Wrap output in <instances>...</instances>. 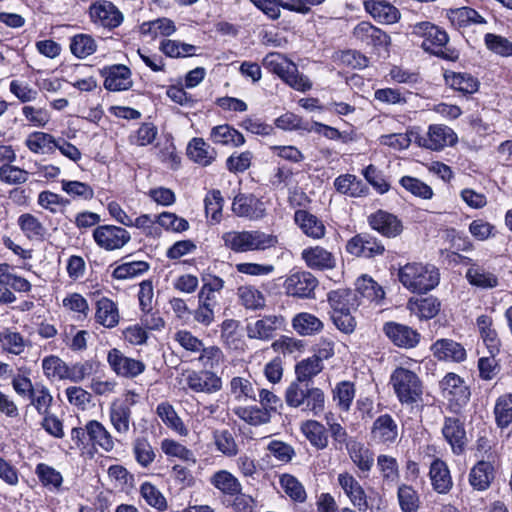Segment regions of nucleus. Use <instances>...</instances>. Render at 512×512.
I'll return each mask as SVG.
<instances>
[{
	"instance_id": "nucleus-39",
	"label": "nucleus",
	"mask_w": 512,
	"mask_h": 512,
	"mask_svg": "<svg viewBox=\"0 0 512 512\" xmlns=\"http://www.w3.org/2000/svg\"><path fill=\"white\" fill-rule=\"evenodd\" d=\"M277 244L278 238L272 233H266L261 230H248L246 252L265 251L275 248Z\"/></svg>"
},
{
	"instance_id": "nucleus-45",
	"label": "nucleus",
	"mask_w": 512,
	"mask_h": 512,
	"mask_svg": "<svg viewBox=\"0 0 512 512\" xmlns=\"http://www.w3.org/2000/svg\"><path fill=\"white\" fill-rule=\"evenodd\" d=\"M466 278L471 285L483 289L494 288L498 285V278L495 274L476 264L467 270Z\"/></svg>"
},
{
	"instance_id": "nucleus-56",
	"label": "nucleus",
	"mask_w": 512,
	"mask_h": 512,
	"mask_svg": "<svg viewBox=\"0 0 512 512\" xmlns=\"http://www.w3.org/2000/svg\"><path fill=\"white\" fill-rule=\"evenodd\" d=\"M494 415L497 425L506 428L512 423V395L500 396L494 407Z\"/></svg>"
},
{
	"instance_id": "nucleus-41",
	"label": "nucleus",
	"mask_w": 512,
	"mask_h": 512,
	"mask_svg": "<svg viewBox=\"0 0 512 512\" xmlns=\"http://www.w3.org/2000/svg\"><path fill=\"white\" fill-rule=\"evenodd\" d=\"M18 225L24 235L30 240H44L47 234V228L42 222L30 213L22 214L18 218Z\"/></svg>"
},
{
	"instance_id": "nucleus-53",
	"label": "nucleus",
	"mask_w": 512,
	"mask_h": 512,
	"mask_svg": "<svg viewBox=\"0 0 512 512\" xmlns=\"http://www.w3.org/2000/svg\"><path fill=\"white\" fill-rule=\"evenodd\" d=\"M446 83L453 89L472 94L478 89L477 80L466 73H455L452 72L450 74L445 75Z\"/></svg>"
},
{
	"instance_id": "nucleus-27",
	"label": "nucleus",
	"mask_w": 512,
	"mask_h": 512,
	"mask_svg": "<svg viewBox=\"0 0 512 512\" xmlns=\"http://www.w3.org/2000/svg\"><path fill=\"white\" fill-rule=\"evenodd\" d=\"M494 479V467L488 461H479L469 473V483L473 489L484 491L489 488Z\"/></svg>"
},
{
	"instance_id": "nucleus-1",
	"label": "nucleus",
	"mask_w": 512,
	"mask_h": 512,
	"mask_svg": "<svg viewBox=\"0 0 512 512\" xmlns=\"http://www.w3.org/2000/svg\"><path fill=\"white\" fill-rule=\"evenodd\" d=\"M400 283L412 293H426L439 284L438 269L422 263H407L398 270Z\"/></svg>"
},
{
	"instance_id": "nucleus-20",
	"label": "nucleus",
	"mask_w": 512,
	"mask_h": 512,
	"mask_svg": "<svg viewBox=\"0 0 512 512\" xmlns=\"http://www.w3.org/2000/svg\"><path fill=\"white\" fill-rule=\"evenodd\" d=\"M442 433L446 441L456 454L463 452L467 442L466 432L463 423L454 417H448L444 421Z\"/></svg>"
},
{
	"instance_id": "nucleus-5",
	"label": "nucleus",
	"mask_w": 512,
	"mask_h": 512,
	"mask_svg": "<svg viewBox=\"0 0 512 512\" xmlns=\"http://www.w3.org/2000/svg\"><path fill=\"white\" fill-rule=\"evenodd\" d=\"M263 64L295 90L304 92L312 87L308 77L300 74L293 62L278 53L268 54L264 58Z\"/></svg>"
},
{
	"instance_id": "nucleus-21",
	"label": "nucleus",
	"mask_w": 512,
	"mask_h": 512,
	"mask_svg": "<svg viewBox=\"0 0 512 512\" xmlns=\"http://www.w3.org/2000/svg\"><path fill=\"white\" fill-rule=\"evenodd\" d=\"M301 257L305 264L313 270L332 269L336 265L333 254L320 246L304 249Z\"/></svg>"
},
{
	"instance_id": "nucleus-52",
	"label": "nucleus",
	"mask_w": 512,
	"mask_h": 512,
	"mask_svg": "<svg viewBox=\"0 0 512 512\" xmlns=\"http://www.w3.org/2000/svg\"><path fill=\"white\" fill-rule=\"evenodd\" d=\"M397 498L402 512H417L420 499L418 492L412 486L404 483L399 485Z\"/></svg>"
},
{
	"instance_id": "nucleus-30",
	"label": "nucleus",
	"mask_w": 512,
	"mask_h": 512,
	"mask_svg": "<svg viewBox=\"0 0 512 512\" xmlns=\"http://www.w3.org/2000/svg\"><path fill=\"white\" fill-rule=\"evenodd\" d=\"M432 350L434 355L440 360L461 362L466 358V351L463 346L448 339L436 341L432 346Z\"/></svg>"
},
{
	"instance_id": "nucleus-35",
	"label": "nucleus",
	"mask_w": 512,
	"mask_h": 512,
	"mask_svg": "<svg viewBox=\"0 0 512 512\" xmlns=\"http://www.w3.org/2000/svg\"><path fill=\"white\" fill-rule=\"evenodd\" d=\"M328 302L332 312L351 313L359 305L356 293L350 290L332 291L328 295Z\"/></svg>"
},
{
	"instance_id": "nucleus-2",
	"label": "nucleus",
	"mask_w": 512,
	"mask_h": 512,
	"mask_svg": "<svg viewBox=\"0 0 512 512\" xmlns=\"http://www.w3.org/2000/svg\"><path fill=\"white\" fill-rule=\"evenodd\" d=\"M412 34L423 37L421 47L442 59L455 61L459 58V53L455 49L446 47L449 37L448 34L431 22H418L411 26Z\"/></svg>"
},
{
	"instance_id": "nucleus-11",
	"label": "nucleus",
	"mask_w": 512,
	"mask_h": 512,
	"mask_svg": "<svg viewBox=\"0 0 512 512\" xmlns=\"http://www.w3.org/2000/svg\"><path fill=\"white\" fill-rule=\"evenodd\" d=\"M284 324L285 319L282 315H265L247 324V336L250 339L267 341L272 339L275 332L281 329Z\"/></svg>"
},
{
	"instance_id": "nucleus-42",
	"label": "nucleus",
	"mask_w": 512,
	"mask_h": 512,
	"mask_svg": "<svg viewBox=\"0 0 512 512\" xmlns=\"http://www.w3.org/2000/svg\"><path fill=\"white\" fill-rule=\"evenodd\" d=\"M210 483L225 495L233 496L242 490L239 480L227 470L215 472L210 478Z\"/></svg>"
},
{
	"instance_id": "nucleus-50",
	"label": "nucleus",
	"mask_w": 512,
	"mask_h": 512,
	"mask_svg": "<svg viewBox=\"0 0 512 512\" xmlns=\"http://www.w3.org/2000/svg\"><path fill=\"white\" fill-rule=\"evenodd\" d=\"M28 398L30 399V404L34 406L40 415H46L49 413L53 397L46 386L43 384H36L34 391Z\"/></svg>"
},
{
	"instance_id": "nucleus-36",
	"label": "nucleus",
	"mask_w": 512,
	"mask_h": 512,
	"mask_svg": "<svg viewBox=\"0 0 512 512\" xmlns=\"http://www.w3.org/2000/svg\"><path fill=\"white\" fill-rule=\"evenodd\" d=\"M187 155L194 162L207 166L216 157V151L202 138H193L187 146Z\"/></svg>"
},
{
	"instance_id": "nucleus-15",
	"label": "nucleus",
	"mask_w": 512,
	"mask_h": 512,
	"mask_svg": "<svg viewBox=\"0 0 512 512\" xmlns=\"http://www.w3.org/2000/svg\"><path fill=\"white\" fill-rule=\"evenodd\" d=\"M264 203L252 194H238L232 203L233 213L242 218L258 220L265 215Z\"/></svg>"
},
{
	"instance_id": "nucleus-10",
	"label": "nucleus",
	"mask_w": 512,
	"mask_h": 512,
	"mask_svg": "<svg viewBox=\"0 0 512 512\" xmlns=\"http://www.w3.org/2000/svg\"><path fill=\"white\" fill-rule=\"evenodd\" d=\"M89 15L93 23L108 29L120 26L124 20L122 12L106 0L93 3L89 8Z\"/></svg>"
},
{
	"instance_id": "nucleus-57",
	"label": "nucleus",
	"mask_w": 512,
	"mask_h": 512,
	"mask_svg": "<svg viewBox=\"0 0 512 512\" xmlns=\"http://www.w3.org/2000/svg\"><path fill=\"white\" fill-rule=\"evenodd\" d=\"M159 49L168 57L178 58L194 55L197 47L180 41L165 39L161 41Z\"/></svg>"
},
{
	"instance_id": "nucleus-23",
	"label": "nucleus",
	"mask_w": 512,
	"mask_h": 512,
	"mask_svg": "<svg viewBox=\"0 0 512 512\" xmlns=\"http://www.w3.org/2000/svg\"><path fill=\"white\" fill-rule=\"evenodd\" d=\"M371 435L376 442L393 443L398 437V426L390 415L384 414L374 421Z\"/></svg>"
},
{
	"instance_id": "nucleus-33",
	"label": "nucleus",
	"mask_w": 512,
	"mask_h": 512,
	"mask_svg": "<svg viewBox=\"0 0 512 512\" xmlns=\"http://www.w3.org/2000/svg\"><path fill=\"white\" fill-rule=\"evenodd\" d=\"M447 17L452 25L463 28L475 24H485L486 20L476 10L470 7H460L447 11Z\"/></svg>"
},
{
	"instance_id": "nucleus-49",
	"label": "nucleus",
	"mask_w": 512,
	"mask_h": 512,
	"mask_svg": "<svg viewBox=\"0 0 512 512\" xmlns=\"http://www.w3.org/2000/svg\"><path fill=\"white\" fill-rule=\"evenodd\" d=\"M324 369L323 363H320L317 358L308 357L301 360L295 366L296 379L308 384L315 376L322 372Z\"/></svg>"
},
{
	"instance_id": "nucleus-24",
	"label": "nucleus",
	"mask_w": 512,
	"mask_h": 512,
	"mask_svg": "<svg viewBox=\"0 0 512 512\" xmlns=\"http://www.w3.org/2000/svg\"><path fill=\"white\" fill-rule=\"evenodd\" d=\"M346 449L351 461L359 471L362 473L371 471L374 465V453L368 447L357 440H350Z\"/></svg>"
},
{
	"instance_id": "nucleus-4",
	"label": "nucleus",
	"mask_w": 512,
	"mask_h": 512,
	"mask_svg": "<svg viewBox=\"0 0 512 512\" xmlns=\"http://www.w3.org/2000/svg\"><path fill=\"white\" fill-rule=\"evenodd\" d=\"M390 384L401 404L413 407L422 402L423 385L414 371L397 367L390 376Z\"/></svg>"
},
{
	"instance_id": "nucleus-32",
	"label": "nucleus",
	"mask_w": 512,
	"mask_h": 512,
	"mask_svg": "<svg viewBox=\"0 0 512 512\" xmlns=\"http://www.w3.org/2000/svg\"><path fill=\"white\" fill-rule=\"evenodd\" d=\"M432 486L438 493H447L452 487L450 471L446 463L440 459L432 462L429 471Z\"/></svg>"
},
{
	"instance_id": "nucleus-59",
	"label": "nucleus",
	"mask_w": 512,
	"mask_h": 512,
	"mask_svg": "<svg viewBox=\"0 0 512 512\" xmlns=\"http://www.w3.org/2000/svg\"><path fill=\"white\" fill-rule=\"evenodd\" d=\"M486 48L501 57H512V42L504 36L487 33L484 36Z\"/></svg>"
},
{
	"instance_id": "nucleus-14",
	"label": "nucleus",
	"mask_w": 512,
	"mask_h": 512,
	"mask_svg": "<svg viewBox=\"0 0 512 512\" xmlns=\"http://www.w3.org/2000/svg\"><path fill=\"white\" fill-rule=\"evenodd\" d=\"M346 250L357 257L372 258L383 254L385 248L375 237L363 233L352 237L346 244Z\"/></svg>"
},
{
	"instance_id": "nucleus-22",
	"label": "nucleus",
	"mask_w": 512,
	"mask_h": 512,
	"mask_svg": "<svg viewBox=\"0 0 512 512\" xmlns=\"http://www.w3.org/2000/svg\"><path fill=\"white\" fill-rule=\"evenodd\" d=\"M365 10L378 22L383 24H393L400 19L399 10L386 1L366 0L364 2Z\"/></svg>"
},
{
	"instance_id": "nucleus-64",
	"label": "nucleus",
	"mask_w": 512,
	"mask_h": 512,
	"mask_svg": "<svg viewBox=\"0 0 512 512\" xmlns=\"http://www.w3.org/2000/svg\"><path fill=\"white\" fill-rule=\"evenodd\" d=\"M95 40L86 34H79L72 38L70 43L71 52L78 58H85L96 51Z\"/></svg>"
},
{
	"instance_id": "nucleus-38",
	"label": "nucleus",
	"mask_w": 512,
	"mask_h": 512,
	"mask_svg": "<svg viewBox=\"0 0 512 512\" xmlns=\"http://www.w3.org/2000/svg\"><path fill=\"white\" fill-rule=\"evenodd\" d=\"M492 324V318L487 315H480L476 320V325L489 353L496 355L500 350V340Z\"/></svg>"
},
{
	"instance_id": "nucleus-6",
	"label": "nucleus",
	"mask_w": 512,
	"mask_h": 512,
	"mask_svg": "<svg viewBox=\"0 0 512 512\" xmlns=\"http://www.w3.org/2000/svg\"><path fill=\"white\" fill-rule=\"evenodd\" d=\"M414 142L419 146L432 151H440L457 143V135L450 127L442 124H433L428 127L425 134L413 133Z\"/></svg>"
},
{
	"instance_id": "nucleus-61",
	"label": "nucleus",
	"mask_w": 512,
	"mask_h": 512,
	"mask_svg": "<svg viewBox=\"0 0 512 512\" xmlns=\"http://www.w3.org/2000/svg\"><path fill=\"white\" fill-rule=\"evenodd\" d=\"M280 485L293 501L303 503L306 500L307 494L303 485L293 475L283 474L280 477Z\"/></svg>"
},
{
	"instance_id": "nucleus-60",
	"label": "nucleus",
	"mask_w": 512,
	"mask_h": 512,
	"mask_svg": "<svg viewBox=\"0 0 512 512\" xmlns=\"http://www.w3.org/2000/svg\"><path fill=\"white\" fill-rule=\"evenodd\" d=\"M309 385L305 382L295 380L290 383L285 391V402L288 406L298 408L303 406Z\"/></svg>"
},
{
	"instance_id": "nucleus-44",
	"label": "nucleus",
	"mask_w": 512,
	"mask_h": 512,
	"mask_svg": "<svg viewBox=\"0 0 512 512\" xmlns=\"http://www.w3.org/2000/svg\"><path fill=\"white\" fill-rule=\"evenodd\" d=\"M210 137L214 143L231 145L234 147L241 146L245 142L244 136L227 124L214 127L211 130Z\"/></svg>"
},
{
	"instance_id": "nucleus-3",
	"label": "nucleus",
	"mask_w": 512,
	"mask_h": 512,
	"mask_svg": "<svg viewBox=\"0 0 512 512\" xmlns=\"http://www.w3.org/2000/svg\"><path fill=\"white\" fill-rule=\"evenodd\" d=\"M337 481L352 505L360 512H384L386 505L378 492H372L369 496L359 481L349 472L340 473Z\"/></svg>"
},
{
	"instance_id": "nucleus-26",
	"label": "nucleus",
	"mask_w": 512,
	"mask_h": 512,
	"mask_svg": "<svg viewBox=\"0 0 512 512\" xmlns=\"http://www.w3.org/2000/svg\"><path fill=\"white\" fill-rule=\"evenodd\" d=\"M441 303L433 296L424 298H410L407 302V309L420 319H432L440 311Z\"/></svg>"
},
{
	"instance_id": "nucleus-58",
	"label": "nucleus",
	"mask_w": 512,
	"mask_h": 512,
	"mask_svg": "<svg viewBox=\"0 0 512 512\" xmlns=\"http://www.w3.org/2000/svg\"><path fill=\"white\" fill-rule=\"evenodd\" d=\"M67 364L58 356L50 355L42 360L43 373L49 380H65Z\"/></svg>"
},
{
	"instance_id": "nucleus-25",
	"label": "nucleus",
	"mask_w": 512,
	"mask_h": 512,
	"mask_svg": "<svg viewBox=\"0 0 512 512\" xmlns=\"http://www.w3.org/2000/svg\"><path fill=\"white\" fill-rule=\"evenodd\" d=\"M204 283L198 294L199 303L215 309L218 306V300L221 290L224 287V281L218 276H211L203 279Z\"/></svg>"
},
{
	"instance_id": "nucleus-16",
	"label": "nucleus",
	"mask_w": 512,
	"mask_h": 512,
	"mask_svg": "<svg viewBox=\"0 0 512 512\" xmlns=\"http://www.w3.org/2000/svg\"><path fill=\"white\" fill-rule=\"evenodd\" d=\"M104 87L109 91L128 90L132 87L131 71L125 65H113L102 70Z\"/></svg>"
},
{
	"instance_id": "nucleus-13",
	"label": "nucleus",
	"mask_w": 512,
	"mask_h": 512,
	"mask_svg": "<svg viewBox=\"0 0 512 512\" xmlns=\"http://www.w3.org/2000/svg\"><path fill=\"white\" fill-rule=\"evenodd\" d=\"M107 361L117 375L126 378L137 377L146 368L142 361L127 357L116 348L109 351Z\"/></svg>"
},
{
	"instance_id": "nucleus-28",
	"label": "nucleus",
	"mask_w": 512,
	"mask_h": 512,
	"mask_svg": "<svg viewBox=\"0 0 512 512\" xmlns=\"http://www.w3.org/2000/svg\"><path fill=\"white\" fill-rule=\"evenodd\" d=\"M294 220L308 237L320 239L325 235V226L322 221L306 210H297Z\"/></svg>"
},
{
	"instance_id": "nucleus-40",
	"label": "nucleus",
	"mask_w": 512,
	"mask_h": 512,
	"mask_svg": "<svg viewBox=\"0 0 512 512\" xmlns=\"http://www.w3.org/2000/svg\"><path fill=\"white\" fill-rule=\"evenodd\" d=\"M239 303L249 310H260L266 306L264 294L256 287L243 285L237 289Z\"/></svg>"
},
{
	"instance_id": "nucleus-8",
	"label": "nucleus",
	"mask_w": 512,
	"mask_h": 512,
	"mask_svg": "<svg viewBox=\"0 0 512 512\" xmlns=\"http://www.w3.org/2000/svg\"><path fill=\"white\" fill-rule=\"evenodd\" d=\"M93 238L100 248L113 251L124 247L131 240V235L122 227L101 225L94 229Z\"/></svg>"
},
{
	"instance_id": "nucleus-63",
	"label": "nucleus",
	"mask_w": 512,
	"mask_h": 512,
	"mask_svg": "<svg viewBox=\"0 0 512 512\" xmlns=\"http://www.w3.org/2000/svg\"><path fill=\"white\" fill-rule=\"evenodd\" d=\"M231 393L238 400L251 399L256 401V389L253 383L244 377H233L230 381Z\"/></svg>"
},
{
	"instance_id": "nucleus-17",
	"label": "nucleus",
	"mask_w": 512,
	"mask_h": 512,
	"mask_svg": "<svg viewBox=\"0 0 512 512\" xmlns=\"http://www.w3.org/2000/svg\"><path fill=\"white\" fill-rule=\"evenodd\" d=\"M443 396L457 405L466 404L470 398L469 388L464 381L456 374H447L440 382Z\"/></svg>"
},
{
	"instance_id": "nucleus-54",
	"label": "nucleus",
	"mask_w": 512,
	"mask_h": 512,
	"mask_svg": "<svg viewBox=\"0 0 512 512\" xmlns=\"http://www.w3.org/2000/svg\"><path fill=\"white\" fill-rule=\"evenodd\" d=\"M223 197L219 190H211L207 193L204 204L207 218H210L211 224H217L221 221Z\"/></svg>"
},
{
	"instance_id": "nucleus-34",
	"label": "nucleus",
	"mask_w": 512,
	"mask_h": 512,
	"mask_svg": "<svg viewBox=\"0 0 512 512\" xmlns=\"http://www.w3.org/2000/svg\"><path fill=\"white\" fill-rule=\"evenodd\" d=\"M86 431L93 445H98L107 452L114 448L113 437L101 422L97 420L89 421L86 424Z\"/></svg>"
},
{
	"instance_id": "nucleus-55",
	"label": "nucleus",
	"mask_w": 512,
	"mask_h": 512,
	"mask_svg": "<svg viewBox=\"0 0 512 512\" xmlns=\"http://www.w3.org/2000/svg\"><path fill=\"white\" fill-rule=\"evenodd\" d=\"M35 473L43 486L56 491L61 489L63 477L55 468L44 463H39L36 466Z\"/></svg>"
},
{
	"instance_id": "nucleus-47",
	"label": "nucleus",
	"mask_w": 512,
	"mask_h": 512,
	"mask_svg": "<svg viewBox=\"0 0 512 512\" xmlns=\"http://www.w3.org/2000/svg\"><path fill=\"white\" fill-rule=\"evenodd\" d=\"M356 297L360 295L369 301L378 302L384 298V291L380 285L367 276L360 277L356 282Z\"/></svg>"
},
{
	"instance_id": "nucleus-19",
	"label": "nucleus",
	"mask_w": 512,
	"mask_h": 512,
	"mask_svg": "<svg viewBox=\"0 0 512 512\" xmlns=\"http://www.w3.org/2000/svg\"><path fill=\"white\" fill-rule=\"evenodd\" d=\"M384 332L396 346L403 348L416 346L420 339V335L416 330L395 322L386 323Z\"/></svg>"
},
{
	"instance_id": "nucleus-18",
	"label": "nucleus",
	"mask_w": 512,
	"mask_h": 512,
	"mask_svg": "<svg viewBox=\"0 0 512 512\" xmlns=\"http://www.w3.org/2000/svg\"><path fill=\"white\" fill-rule=\"evenodd\" d=\"M370 226L385 237L394 238L403 229L401 221L393 214L378 210L368 218Z\"/></svg>"
},
{
	"instance_id": "nucleus-7",
	"label": "nucleus",
	"mask_w": 512,
	"mask_h": 512,
	"mask_svg": "<svg viewBox=\"0 0 512 512\" xmlns=\"http://www.w3.org/2000/svg\"><path fill=\"white\" fill-rule=\"evenodd\" d=\"M134 392L129 391L124 400L115 399L109 407V420L116 434L126 436L131 426V406L135 403Z\"/></svg>"
},
{
	"instance_id": "nucleus-48",
	"label": "nucleus",
	"mask_w": 512,
	"mask_h": 512,
	"mask_svg": "<svg viewBox=\"0 0 512 512\" xmlns=\"http://www.w3.org/2000/svg\"><path fill=\"white\" fill-rule=\"evenodd\" d=\"M156 413L159 416V418L164 422V424L169 428L173 429L180 435H184L187 433L186 427L184 426L182 420L177 415L174 407L170 403H160L156 408Z\"/></svg>"
},
{
	"instance_id": "nucleus-43",
	"label": "nucleus",
	"mask_w": 512,
	"mask_h": 512,
	"mask_svg": "<svg viewBox=\"0 0 512 512\" xmlns=\"http://www.w3.org/2000/svg\"><path fill=\"white\" fill-rule=\"evenodd\" d=\"M301 431L310 444L317 449H324L328 445L325 427L316 420H307L301 424Z\"/></svg>"
},
{
	"instance_id": "nucleus-29",
	"label": "nucleus",
	"mask_w": 512,
	"mask_h": 512,
	"mask_svg": "<svg viewBox=\"0 0 512 512\" xmlns=\"http://www.w3.org/2000/svg\"><path fill=\"white\" fill-rule=\"evenodd\" d=\"M119 311L117 305L109 298L102 297L96 303L95 320L98 324L113 328L119 323Z\"/></svg>"
},
{
	"instance_id": "nucleus-12",
	"label": "nucleus",
	"mask_w": 512,
	"mask_h": 512,
	"mask_svg": "<svg viewBox=\"0 0 512 512\" xmlns=\"http://www.w3.org/2000/svg\"><path fill=\"white\" fill-rule=\"evenodd\" d=\"M185 380L187 387L195 393L213 394L222 388L221 378L208 369L191 371Z\"/></svg>"
},
{
	"instance_id": "nucleus-62",
	"label": "nucleus",
	"mask_w": 512,
	"mask_h": 512,
	"mask_svg": "<svg viewBox=\"0 0 512 512\" xmlns=\"http://www.w3.org/2000/svg\"><path fill=\"white\" fill-rule=\"evenodd\" d=\"M377 467L384 482L396 483L398 481L399 467L394 457L384 454L379 455L377 457Z\"/></svg>"
},
{
	"instance_id": "nucleus-51",
	"label": "nucleus",
	"mask_w": 512,
	"mask_h": 512,
	"mask_svg": "<svg viewBox=\"0 0 512 512\" xmlns=\"http://www.w3.org/2000/svg\"><path fill=\"white\" fill-rule=\"evenodd\" d=\"M234 413L241 420L254 426L267 424L271 420V415L266 410L257 406L237 407L234 409Z\"/></svg>"
},
{
	"instance_id": "nucleus-31",
	"label": "nucleus",
	"mask_w": 512,
	"mask_h": 512,
	"mask_svg": "<svg viewBox=\"0 0 512 512\" xmlns=\"http://www.w3.org/2000/svg\"><path fill=\"white\" fill-rule=\"evenodd\" d=\"M293 329L301 336H312L320 333L323 328V322L315 315L308 312H301L292 318Z\"/></svg>"
},
{
	"instance_id": "nucleus-46",
	"label": "nucleus",
	"mask_w": 512,
	"mask_h": 512,
	"mask_svg": "<svg viewBox=\"0 0 512 512\" xmlns=\"http://www.w3.org/2000/svg\"><path fill=\"white\" fill-rule=\"evenodd\" d=\"M25 144L33 153H51L55 149L56 139L48 133L37 131L27 137Z\"/></svg>"
},
{
	"instance_id": "nucleus-37",
	"label": "nucleus",
	"mask_w": 512,
	"mask_h": 512,
	"mask_svg": "<svg viewBox=\"0 0 512 512\" xmlns=\"http://www.w3.org/2000/svg\"><path fill=\"white\" fill-rule=\"evenodd\" d=\"M334 187L339 193L350 197H361L368 192V187L352 174H344L337 177L334 181Z\"/></svg>"
},
{
	"instance_id": "nucleus-9",
	"label": "nucleus",
	"mask_w": 512,
	"mask_h": 512,
	"mask_svg": "<svg viewBox=\"0 0 512 512\" xmlns=\"http://www.w3.org/2000/svg\"><path fill=\"white\" fill-rule=\"evenodd\" d=\"M318 280L308 271H297L287 276L283 287L288 296L313 298Z\"/></svg>"
}]
</instances>
